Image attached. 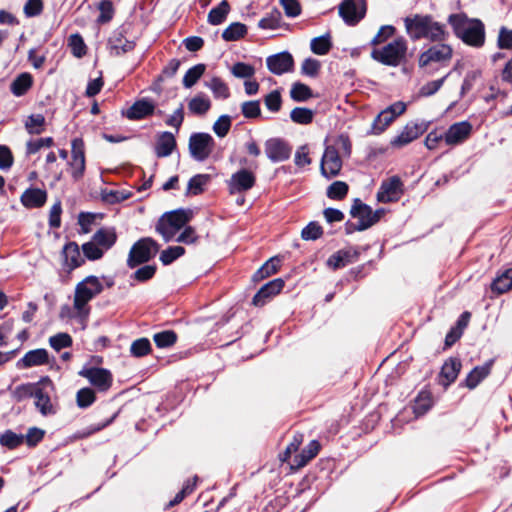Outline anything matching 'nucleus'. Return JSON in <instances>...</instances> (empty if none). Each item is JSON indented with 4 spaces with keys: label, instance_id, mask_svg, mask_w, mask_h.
I'll return each instance as SVG.
<instances>
[{
    "label": "nucleus",
    "instance_id": "nucleus-1",
    "mask_svg": "<svg viewBox=\"0 0 512 512\" xmlns=\"http://www.w3.org/2000/svg\"><path fill=\"white\" fill-rule=\"evenodd\" d=\"M404 25L409 37L416 41L429 40L440 43L448 40L450 34L444 23L438 22L430 14H415L404 19Z\"/></svg>",
    "mask_w": 512,
    "mask_h": 512
},
{
    "label": "nucleus",
    "instance_id": "nucleus-2",
    "mask_svg": "<svg viewBox=\"0 0 512 512\" xmlns=\"http://www.w3.org/2000/svg\"><path fill=\"white\" fill-rule=\"evenodd\" d=\"M455 36L468 46L480 48L485 43V26L480 19H469L465 13L450 14L447 19Z\"/></svg>",
    "mask_w": 512,
    "mask_h": 512
},
{
    "label": "nucleus",
    "instance_id": "nucleus-3",
    "mask_svg": "<svg viewBox=\"0 0 512 512\" xmlns=\"http://www.w3.org/2000/svg\"><path fill=\"white\" fill-rule=\"evenodd\" d=\"M103 290V285L96 276H88L77 284L74 295V308L79 316L89 314L88 302Z\"/></svg>",
    "mask_w": 512,
    "mask_h": 512
},
{
    "label": "nucleus",
    "instance_id": "nucleus-4",
    "mask_svg": "<svg viewBox=\"0 0 512 512\" xmlns=\"http://www.w3.org/2000/svg\"><path fill=\"white\" fill-rule=\"evenodd\" d=\"M192 215L191 210L184 209L167 212L158 220L156 231L168 242L191 220Z\"/></svg>",
    "mask_w": 512,
    "mask_h": 512
},
{
    "label": "nucleus",
    "instance_id": "nucleus-5",
    "mask_svg": "<svg viewBox=\"0 0 512 512\" xmlns=\"http://www.w3.org/2000/svg\"><path fill=\"white\" fill-rule=\"evenodd\" d=\"M453 57V48L444 42L436 43L421 52L418 59L420 68H427L433 63L447 66Z\"/></svg>",
    "mask_w": 512,
    "mask_h": 512
},
{
    "label": "nucleus",
    "instance_id": "nucleus-6",
    "mask_svg": "<svg viewBox=\"0 0 512 512\" xmlns=\"http://www.w3.org/2000/svg\"><path fill=\"white\" fill-rule=\"evenodd\" d=\"M380 211L373 212L372 209L361 200L356 199L351 207L350 214L353 218L357 219V223L348 224L349 232L351 230H365L371 227L374 223L379 221Z\"/></svg>",
    "mask_w": 512,
    "mask_h": 512
},
{
    "label": "nucleus",
    "instance_id": "nucleus-7",
    "mask_svg": "<svg viewBox=\"0 0 512 512\" xmlns=\"http://www.w3.org/2000/svg\"><path fill=\"white\" fill-rule=\"evenodd\" d=\"M159 246L152 238H143L137 241L131 248L127 264L133 268L148 262L158 252Z\"/></svg>",
    "mask_w": 512,
    "mask_h": 512
},
{
    "label": "nucleus",
    "instance_id": "nucleus-8",
    "mask_svg": "<svg viewBox=\"0 0 512 512\" xmlns=\"http://www.w3.org/2000/svg\"><path fill=\"white\" fill-rule=\"evenodd\" d=\"M429 126L430 122L428 121L408 122L403 127V130L400 132V134L390 141V146L395 149H400L407 146L422 136L429 129Z\"/></svg>",
    "mask_w": 512,
    "mask_h": 512
},
{
    "label": "nucleus",
    "instance_id": "nucleus-9",
    "mask_svg": "<svg viewBox=\"0 0 512 512\" xmlns=\"http://www.w3.org/2000/svg\"><path fill=\"white\" fill-rule=\"evenodd\" d=\"M215 147V141L210 134L194 133L189 138V152L197 161L206 160Z\"/></svg>",
    "mask_w": 512,
    "mask_h": 512
},
{
    "label": "nucleus",
    "instance_id": "nucleus-10",
    "mask_svg": "<svg viewBox=\"0 0 512 512\" xmlns=\"http://www.w3.org/2000/svg\"><path fill=\"white\" fill-rule=\"evenodd\" d=\"M365 13V0H343L339 6V14L348 25L357 24Z\"/></svg>",
    "mask_w": 512,
    "mask_h": 512
},
{
    "label": "nucleus",
    "instance_id": "nucleus-11",
    "mask_svg": "<svg viewBox=\"0 0 512 512\" xmlns=\"http://www.w3.org/2000/svg\"><path fill=\"white\" fill-rule=\"evenodd\" d=\"M79 375L86 378L99 391H107L112 385V374L104 368H83L79 371Z\"/></svg>",
    "mask_w": 512,
    "mask_h": 512
},
{
    "label": "nucleus",
    "instance_id": "nucleus-12",
    "mask_svg": "<svg viewBox=\"0 0 512 512\" xmlns=\"http://www.w3.org/2000/svg\"><path fill=\"white\" fill-rule=\"evenodd\" d=\"M407 40L400 36L386 44V66H399L406 63Z\"/></svg>",
    "mask_w": 512,
    "mask_h": 512
},
{
    "label": "nucleus",
    "instance_id": "nucleus-13",
    "mask_svg": "<svg viewBox=\"0 0 512 512\" xmlns=\"http://www.w3.org/2000/svg\"><path fill=\"white\" fill-rule=\"evenodd\" d=\"M342 168V160L339 151L334 146H328L325 149L321 160V174L326 178H332L339 174Z\"/></svg>",
    "mask_w": 512,
    "mask_h": 512
},
{
    "label": "nucleus",
    "instance_id": "nucleus-14",
    "mask_svg": "<svg viewBox=\"0 0 512 512\" xmlns=\"http://www.w3.org/2000/svg\"><path fill=\"white\" fill-rule=\"evenodd\" d=\"M462 363L457 357L448 358L441 367L438 374V383L447 389L452 383H454L461 371Z\"/></svg>",
    "mask_w": 512,
    "mask_h": 512
},
{
    "label": "nucleus",
    "instance_id": "nucleus-15",
    "mask_svg": "<svg viewBox=\"0 0 512 512\" xmlns=\"http://www.w3.org/2000/svg\"><path fill=\"white\" fill-rule=\"evenodd\" d=\"M472 132V125L468 121H461L452 124L444 133V140L447 145H457L469 138Z\"/></svg>",
    "mask_w": 512,
    "mask_h": 512
},
{
    "label": "nucleus",
    "instance_id": "nucleus-16",
    "mask_svg": "<svg viewBox=\"0 0 512 512\" xmlns=\"http://www.w3.org/2000/svg\"><path fill=\"white\" fill-rule=\"evenodd\" d=\"M72 168V176L74 179H80L85 171V153L84 143L80 138L72 141V159L70 162Z\"/></svg>",
    "mask_w": 512,
    "mask_h": 512
},
{
    "label": "nucleus",
    "instance_id": "nucleus-17",
    "mask_svg": "<svg viewBox=\"0 0 512 512\" xmlns=\"http://www.w3.org/2000/svg\"><path fill=\"white\" fill-rule=\"evenodd\" d=\"M267 67L273 74L281 75L293 69L294 60L290 53L281 52L269 56L266 60Z\"/></svg>",
    "mask_w": 512,
    "mask_h": 512
},
{
    "label": "nucleus",
    "instance_id": "nucleus-18",
    "mask_svg": "<svg viewBox=\"0 0 512 512\" xmlns=\"http://www.w3.org/2000/svg\"><path fill=\"white\" fill-rule=\"evenodd\" d=\"M255 182L256 177L253 172L241 169L231 176L229 181L230 192L233 194L235 192L247 191L255 185Z\"/></svg>",
    "mask_w": 512,
    "mask_h": 512
},
{
    "label": "nucleus",
    "instance_id": "nucleus-19",
    "mask_svg": "<svg viewBox=\"0 0 512 512\" xmlns=\"http://www.w3.org/2000/svg\"><path fill=\"white\" fill-rule=\"evenodd\" d=\"M265 153L273 162H279L290 157L291 149L280 139H270L265 143Z\"/></svg>",
    "mask_w": 512,
    "mask_h": 512
},
{
    "label": "nucleus",
    "instance_id": "nucleus-20",
    "mask_svg": "<svg viewBox=\"0 0 512 512\" xmlns=\"http://www.w3.org/2000/svg\"><path fill=\"white\" fill-rule=\"evenodd\" d=\"M283 287L284 281L281 278L268 282L254 295L252 303L255 306H263L267 299L278 294Z\"/></svg>",
    "mask_w": 512,
    "mask_h": 512
},
{
    "label": "nucleus",
    "instance_id": "nucleus-21",
    "mask_svg": "<svg viewBox=\"0 0 512 512\" xmlns=\"http://www.w3.org/2000/svg\"><path fill=\"white\" fill-rule=\"evenodd\" d=\"M433 406L432 393L427 390H421L412 402L411 408L416 418L425 415Z\"/></svg>",
    "mask_w": 512,
    "mask_h": 512
},
{
    "label": "nucleus",
    "instance_id": "nucleus-22",
    "mask_svg": "<svg viewBox=\"0 0 512 512\" xmlns=\"http://www.w3.org/2000/svg\"><path fill=\"white\" fill-rule=\"evenodd\" d=\"M49 363L48 352L45 349H35L27 352L24 357L18 361L19 368H30Z\"/></svg>",
    "mask_w": 512,
    "mask_h": 512
},
{
    "label": "nucleus",
    "instance_id": "nucleus-23",
    "mask_svg": "<svg viewBox=\"0 0 512 512\" xmlns=\"http://www.w3.org/2000/svg\"><path fill=\"white\" fill-rule=\"evenodd\" d=\"M493 363L494 360L491 359L482 366L474 367L465 378V386L469 389L476 388L490 374Z\"/></svg>",
    "mask_w": 512,
    "mask_h": 512
},
{
    "label": "nucleus",
    "instance_id": "nucleus-24",
    "mask_svg": "<svg viewBox=\"0 0 512 512\" xmlns=\"http://www.w3.org/2000/svg\"><path fill=\"white\" fill-rule=\"evenodd\" d=\"M155 105L147 100L142 99L136 101L125 113L126 117L131 120L142 119L146 116L153 114Z\"/></svg>",
    "mask_w": 512,
    "mask_h": 512
},
{
    "label": "nucleus",
    "instance_id": "nucleus-25",
    "mask_svg": "<svg viewBox=\"0 0 512 512\" xmlns=\"http://www.w3.org/2000/svg\"><path fill=\"white\" fill-rule=\"evenodd\" d=\"M405 193V186L397 175L386 179V203L398 202Z\"/></svg>",
    "mask_w": 512,
    "mask_h": 512
},
{
    "label": "nucleus",
    "instance_id": "nucleus-26",
    "mask_svg": "<svg viewBox=\"0 0 512 512\" xmlns=\"http://www.w3.org/2000/svg\"><path fill=\"white\" fill-rule=\"evenodd\" d=\"M46 200V191L38 188L27 189L21 196V202L27 208L41 207Z\"/></svg>",
    "mask_w": 512,
    "mask_h": 512
},
{
    "label": "nucleus",
    "instance_id": "nucleus-27",
    "mask_svg": "<svg viewBox=\"0 0 512 512\" xmlns=\"http://www.w3.org/2000/svg\"><path fill=\"white\" fill-rule=\"evenodd\" d=\"M65 265L73 270L84 263V258L80 254L79 246L75 242H69L63 248Z\"/></svg>",
    "mask_w": 512,
    "mask_h": 512
},
{
    "label": "nucleus",
    "instance_id": "nucleus-28",
    "mask_svg": "<svg viewBox=\"0 0 512 512\" xmlns=\"http://www.w3.org/2000/svg\"><path fill=\"white\" fill-rule=\"evenodd\" d=\"M491 291L497 295L512 289V268H507L499 273L490 285Z\"/></svg>",
    "mask_w": 512,
    "mask_h": 512
},
{
    "label": "nucleus",
    "instance_id": "nucleus-29",
    "mask_svg": "<svg viewBox=\"0 0 512 512\" xmlns=\"http://www.w3.org/2000/svg\"><path fill=\"white\" fill-rule=\"evenodd\" d=\"M176 146V141L172 133L163 132L161 133L156 142L155 152L158 157L169 156Z\"/></svg>",
    "mask_w": 512,
    "mask_h": 512
},
{
    "label": "nucleus",
    "instance_id": "nucleus-30",
    "mask_svg": "<svg viewBox=\"0 0 512 512\" xmlns=\"http://www.w3.org/2000/svg\"><path fill=\"white\" fill-rule=\"evenodd\" d=\"M355 256L356 252L351 249L339 250L328 258L327 265L336 270L351 263Z\"/></svg>",
    "mask_w": 512,
    "mask_h": 512
},
{
    "label": "nucleus",
    "instance_id": "nucleus-31",
    "mask_svg": "<svg viewBox=\"0 0 512 512\" xmlns=\"http://www.w3.org/2000/svg\"><path fill=\"white\" fill-rule=\"evenodd\" d=\"M320 444L313 440L309 445L301 451L300 454L294 457V467L299 469L304 467L311 459H313L319 452Z\"/></svg>",
    "mask_w": 512,
    "mask_h": 512
},
{
    "label": "nucleus",
    "instance_id": "nucleus-32",
    "mask_svg": "<svg viewBox=\"0 0 512 512\" xmlns=\"http://www.w3.org/2000/svg\"><path fill=\"white\" fill-rule=\"evenodd\" d=\"M117 235L114 228H101L93 236V241L103 249H109L116 242Z\"/></svg>",
    "mask_w": 512,
    "mask_h": 512
},
{
    "label": "nucleus",
    "instance_id": "nucleus-33",
    "mask_svg": "<svg viewBox=\"0 0 512 512\" xmlns=\"http://www.w3.org/2000/svg\"><path fill=\"white\" fill-rule=\"evenodd\" d=\"M32 83V76L29 73H22L14 79L10 89L15 96H22L31 88Z\"/></svg>",
    "mask_w": 512,
    "mask_h": 512
},
{
    "label": "nucleus",
    "instance_id": "nucleus-34",
    "mask_svg": "<svg viewBox=\"0 0 512 512\" xmlns=\"http://www.w3.org/2000/svg\"><path fill=\"white\" fill-rule=\"evenodd\" d=\"M383 41L384 25L379 27L377 34L373 37V39L370 42V45L372 47L371 57L380 63H384V46H381Z\"/></svg>",
    "mask_w": 512,
    "mask_h": 512
},
{
    "label": "nucleus",
    "instance_id": "nucleus-35",
    "mask_svg": "<svg viewBox=\"0 0 512 512\" xmlns=\"http://www.w3.org/2000/svg\"><path fill=\"white\" fill-rule=\"evenodd\" d=\"M210 107V100L203 94L196 95L188 103L189 111L196 115H204Z\"/></svg>",
    "mask_w": 512,
    "mask_h": 512
},
{
    "label": "nucleus",
    "instance_id": "nucleus-36",
    "mask_svg": "<svg viewBox=\"0 0 512 512\" xmlns=\"http://www.w3.org/2000/svg\"><path fill=\"white\" fill-rule=\"evenodd\" d=\"M230 11V5L223 0L217 7L213 8L208 14V22L212 25L221 24Z\"/></svg>",
    "mask_w": 512,
    "mask_h": 512
},
{
    "label": "nucleus",
    "instance_id": "nucleus-37",
    "mask_svg": "<svg viewBox=\"0 0 512 512\" xmlns=\"http://www.w3.org/2000/svg\"><path fill=\"white\" fill-rule=\"evenodd\" d=\"M280 266V259L277 257L270 258L261 268L254 274V280H262L276 273Z\"/></svg>",
    "mask_w": 512,
    "mask_h": 512
},
{
    "label": "nucleus",
    "instance_id": "nucleus-38",
    "mask_svg": "<svg viewBox=\"0 0 512 512\" xmlns=\"http://www.w3.org/2000/svg\"><path fill=\"white\" fill-rule=\"evenodd\" d=\"M290 97L297 102H304L313 97L312 90L309 86L296 82L290 90Z\"/></svg>",
    "mask_w": 512,
    "mask_h": 512
},
{
    "label": "nucleus",
    "instance_id": "nucleus-39",
    "mask_svg": "<svg viewBox=\"0 0 512 512\" xmlns=\"http://www.w3.org/2000/svg\"><path fill=\"white\" fill-rule=\"evenodd\" d=\"M247 32L244 24L235 22L229 25L222 33V37L226 41H236L242 38Z\"/></svg>",
    "mask_w": 512,
    "mask_h": 512
},
{
    "label": "nucleus",
    "instance_id": "nucleus-40",
    "mask_svg": "<svg viewBox=\"0 0 512 512\" xmlns=\"http://www.w3.org/2000/svg\"><path fill=\"white\" fill-rule=\"evenodd\" d=\"M314 117V111L305 107H296L290 113V118L297 124H309Z\"/></svg>",
    "mask_w": 512,
    "mask_h": 512
},
{
    "label": "nucleus",
    "instance_id": "nucleus-41",
    "mask_svg": "<svg viewBox=\"0 0 512 512\" xmlns=\"http://www.w3.org/2000/svg\"><path fill=\"white\" fill-rule=\"evenodd\" d=\"M205 72L204 64H197L190 68L183 78V85L186 88H191L201 78Z\"/></svg>",
    "mask_w": 512,
    "mask_h": 512
},
{
    "label": "nucleus",
    "instance_id": "nucleus-42",
    "mask_svg": "<svg viewBox=\"0 0 512 512\" xmlns=\"http://www.w3.org/2000/svg\"><path fill=\"white\" fill-rule=\"evenodd\" d=\"M210 176L207 174H198L192 177L188 183L187 193L198 195L203 192V187L209 182Z\"/></svg>",
    "mask_w": 512,
    "mask_h": 512
},
{
    "label": "nucleus",
    "instance_id": "nucleus-43",
    "mask_svg": "<svg viewBox=\"0 0 512 512\" xmlns=\"http://www.w3.org/2000/svg\"><path fill=\"white\" fill-rule=\"evenodd\" d=\"M207 86L212 90L214 96L217 98L226 99L230 95L227 84L219 77L212 78Z\"/></svg>",
    "mask_w": 512,
    "mask_h": 512
},
{
    "label": "nucleus",
    "instance_id": "nucleus-44",
    "mask_svg": "<svg viewBox=\"0 0 512 512\" xmlns=\"http://www.w3.org/2000/svg\"><path fill=\"white\" fill-rule=\"evenodd\" d=\"M153 340L159 348H166L172 346L176 342L177 335L174 331L171 330L162 331L156 333L153 336Z\"/></svg>",
    "mask_w": 512,
    "mask_h": 512
},
{
    "label": "nucleus",
    "instance_id": "nucleus-45",
    "mask_svg": "<svg viewBox=\"0 0 512 512\" xmlns=\"http://www.w3.org/2000/svg\"><path fill=\"white\" fill-rule=\"evenodd\" d=\"M407 109L406 103L397 101L386 107V128L399 116L405 113Z\"/></svg>",
    "mask_w": 512,
    "mask_h": 512
},
{
    "label": "nucleus",
    "instance_id": "nucleus-46",
    "mask_svg": "<svg viewBox=\"0 0 512 512\" xmlns=\"http://www.w3.org/2000/svg\"><path fill=\"white\" fill-rule=\"evenodd\" d=\"M33 396L36 399V401H35L36 407L40 410V412L43 415H47L48 413H50L52 411V405H51L50 398L47 394H45L43 392L42 389L37 387Z\"/></svg>",
    "mask_w": 512,
    "mask_h": 512
},
{
    "label": "nucleus",
    "instance_id": "nucleus-47",
    "mask_svg": "<svg viewBox=\"0 0 512 512\" xmlns=\"http://www.w3.org/2000/svg\"><path fill=\"white\" fill-rule=\"evenodd\" d=\"M96 395L91 388H82L76 394V402L78 407L87 408L94 403Z\"/></svg>",
    "mask_w": 512,
    "mask_h": 512
},
{
    "label": "nucleus",
    "instance_id": "nucleus-48",
    "mask_svg": "<svg viewBox=\"0 0 512 512\" xmlns=\"http://www.w3.org/2000/svg\"><path fill=\"white\" fill-rule=\"evenodd\" d=\"M24 441L23 435H18L11 430L6 431L0 436V443L9 449H14Z\"/></svg>",
    "mask_w": 512,
    "mask_h": 512
},
{
    "label": "nucleus",
    "instance_id": "nucleus-49",
    "mask_svg": "<svg viewBox=\"0 0 512 512\" xmlns=\"http://www.w3.org/2000/svg\"><path fill=\"white\" fill-rule=\"evenodd\" d=\"M151 351V344L147 338H140L135 340L130 347V352L135 357H142L149 354Z\"/></svg>",
    "mask_w": 512,
    "mask_h": 512
},
{
    "label": "nucleus",
    "instance_id": "nucleus-50",
    "mask_svg": "<svg viewBox=\"0 0 512 512\" xmlns=\"http://www.w3.org/2000/svg\"><path fill=\"white\" fill-rule=\"evenodd\" d=\"M134 46V42L128 41L121 37H117L111 42V50L117 56L132 51L134 49Z\"/></svg>",
    "mask_w": 512,
    "mask_h": 512
},
{
    "label": "nucleus",
    "instance_id": "nucleus-51",
    "mask_svg": "<svg viewBox=\"0 0 512 512\" xmlns=\"http://www.w3.org/2000/svg\"><path fill=\"white\" fill-rule=\"evenodd\" d=\"M348 192V185L343 181L333 182L327 189V196L331 199H342Z\"/></svg>",
    "mask_w": 512,
    "mask_h": 512
},
{
    "label": "nucleus",
    "instance_id": "nucleus-52",
    "mask_svg": "<svg viewBox=\"0 0 512 512\" xmlns=\"http://www.w3.org/2000/svg\"><path fill=\"white\" fill-rule=\"evenodd\" d=\"M184 253L185 249L181 246L169 247L168 249L162 251L160 260L164 265H168L182 256Z\"/></svg>",
    "mask_w": 512,
    "mask_h": 512
},
{
    "label": "nucleus",
    "instance_id": "nucleus-53",
    "mask_svg": "<svg viewBox=\"0 0 512 512\" xmlns=\"http://www.w3.org/2000/svg\"><path fill=\"white\" fill-rule=\"evenodd\" d=\"M69 46L75 57L81 58L86 54V45L83 38L79 34H72L69 37Z\"/></svg>",
    "mask_w": 512,
    "mask_h": 512
},
{
    "label": "nucleus",
    "instance_id": "nucleus-54",
    "mask_svg": "<svg viewBox=\"0 0 512 512\" xmlns=\"http://www.w3.org/2000/svg\"><path fill=\"white\" fill-rule=\"evenodd\" d=\"M449 76V73L444 77L427 82L420 88V95L424 97H429L434 95L444 84L446 78Z\"/></svg>",
    "mask_w": 512,
    "mask_h": 512
},
{
    "label": "nucleus",
    "instance_id": "nucleus-55",
    "mask_svg": "<svg viewBox=\"0 0 512 512\" xmlns=\"http://www.w3.org/2000/svg\"><path fill=\"white\" fill-rule=\"evenodd\" d=\"M45 118L41 114L31 115L26 121V129L31 134H40L43 130Z\"/></svg>",
    "mask_w": 512,
    "mask_h": 512
},
{
    "label": "nucleus",
    "instance_id": "nucleus-56",
    "mask_svg": "<svg viewBox=\"0 0 512 512\" xmlns=\"http://www.w3.org/2000/svg\"><path fill=\"white\" fill-rule=\"evenodd\" d=\"M231 73L237 78H251L255 73V69L246 63L237 62L232 66Z\"/></svg>",
    "mask_w": 512,
    "mask_h": 512
},
{
    "label": "nucleus",
    "instance_id": "nucleus-57",
    "mask_svg": "<svg viewBox=\"0 0 512 512\" xmlns=\"http://www.w3.org/2000/svg\"><path fill=\"white\" fill-rule=\"evenodd\" d=\"M36 389L35 384H22L13 390L12 395L17 401H22L25 398L33 396Z\"/></svg>",
    "mask_w": 512,
    "mask_h": 512
},
{
    "label": "nucleus",
    "instance_id": "nucleus-58",
    "mask_svg": "<svg viewBox=\"0 0 512 512\" xmlns=\"http://www.w3.org/2000/svg\"><path fill=\"white\" fill-rule=\"evenodd\" d=\"M322 234V227L316 222H311L305 228H303L301 237L304 240H316L320 238Z\"/></svg>",
    "mask_w": 512,
    "mask_h": 512
},
{
    "label": "nucleus",
    "instance_id": "nucleus-59",
    "mask_svg": "<svg viewBox=\"0 0 512 512\" xmlns=\"http://www.w3.org/2000/svg\"><path fill=\"white\" fill-rule=\"evenodd\" d=\"M52 348L59 351L62 348L71 346L72 338L67 333H58L49 339Z\"/></svg>",
    "mask_w": 512,
    "mask_h": 512
},
{
    "label": "nucleus",
    "instance_id": "nucleus-60",
    "mask_svg": "<svg viewBox=\"0 0 512 512\" xmlns=\"http://www.w3.org/2000/svg\"><path fill=\"white\" fill-rule=\"evenodd\" d=\"M231 127V119L227 115H223L217 119L213 125V131L219 137H225Z\"/></svg>",
    "mask_w": 512,
    "mask_h": 512
},
{
    "label": "nucleus",
    "instance_id": "nucleus-61",
    "mask_svg": "<svg viewBox=\"0 0 512 512\" xmlns=\"http://www.w3.org/2000/svg\"><path fill=\"white\" fill-rule=\"evenodd\" d=\"M242 114L246 118H257L261 115L259 101H246L241 105Z\"/></svg>",
    "mask_w": 512,
    "mask_h": 512
},
{
    "label": "nucleus",
    "instance_id": "nucleus-62",
    "mask_svg": "<svg viewBox=\"0 0 512 512\" xmlns=\"http://www.w3.org/2000/svg\"><path fill=\"white\" fill-rule=\"evenodd\" d=\"M100 15L98 17V22L107 23L109 22L114 15V6L113 3L109 0H104L99 5Z\"/></svg>",
    "mask_w": 512,
    "mask_h": 512
},
{
    "label": "nucleus",
    "instance_id": "nucleus-63",
    "mask_svg": "<svg viewBox=\"0 0 512 512\" xmlns=\"http://www.w3.org/2000/svg\"><path fill=\"white\" fill-rule=\"evenodd\" d=\"M497 45L500 49H512V29L504 26L500 28Z\"/></svg>",
    "mask_w": 512,
    "mask_h": 512
},
{
    "label": "nucleus",
    "instance_id": "nucleus-64",
    "mask_svg": "<svg viewBox=\"0 0 512 512\" xmlns=\"http://www.w3.org/2000/svg\"><path fill=\"white\" fill-rule=\"evenodd\" d=\"M331 48V43L326 37L314 38L311 42V50L318 55H324L328 53Z\"/></svg>",
    "mask_w": 512,
    "mask_h": 512
}]
</instances>
